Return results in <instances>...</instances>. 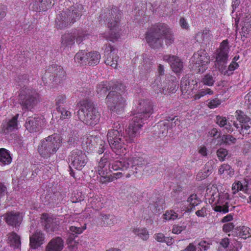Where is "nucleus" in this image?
Masks as SVG:
<instances>
[{
	"label": "nucleus",
	"mask_w": 251,
	"mask_h": 251,
	"mask_svg": "<svg viewBox=\"0 0 251 251\" xmlns=\"http://www.w3.org/2000/svg\"><path fill=\"white\" fill-rule=\"evenodd\" d=\"M197 86L196 80L190 79L186 77L182 78L181 80L180 87L182 93L190 94Z\"/></svg>",
	"instance_id": "393cba45"
},
{
	"label": "nucleus",
	"mask_w": 251,
	"mask_h": 251,
	"mask_svg": "<svg viewBox=\"0 0 251 251\" xmlns=\"http://www.w3.org/2000/svg\"><path fill=\"white\" fill-rule=\"evenodd\" d=\"M90 35L89 34L86 33L85 31L77 32L76 34H75L76 43L79 45L82 41L88 39Z\"/></svg>",
	"instance_id": "c03bdc74"
},
{
	"label": "nucleus",
	"mask_w": 251,
	"mask_h": 251,
	"mask_svg": "<svg viewBox=\"0 0 251 251\" xmlns=\"http://www.w3.org/2000/svg\"><path fill=\"white\" fill-rule=\"evenodd\" d=\"M163 59L170 64L172 70L176 74L180 73L182 70L183 63L178 57L173 55H164Z\"/></svg>",
	"instance_id": "6ab92c4d"
},
{
	"label": "nucleus",
	"mask_w": 251,
	"mask_h": 251,
	"mask_svg": "<svg viewBox=\"0 0 251 251\" xmlns=\"http://www.w3.org/2000/svg\"><path fill=\"white\" fill-rule=\"evenodd\" d=\"M80 104L81 107L77 112L79 119L87 125H96L99 121L100 115L94 103L91 100H84Z\"/></svg>",
	"instance_id": "39448f33"
},
{
	"label": "nucleus",
	"mask_w": 251,
	"mask_h": 251,
	"mask_svg": "<svg viewBox=\"0 0 251 251\" xmlns=\"http://www.w3.org/2000/svg\"><path fill=\"white\" fill-rule=\"evenodd\" d=\"M145 39L152 49L163 47L164 41L167 46L174 43L175 37L172 28L167 24L158 23L153 25L145 34Z\"/></svg>",
	"instance_id": "f257e3e1"
},
{
	"label": "nucleus",
	"mask_w": 251,
	"mask_h": 251,
	"mask_svg": "<svg viewBox=\"0 0 251 251\" xmlns=\"http://www.w3.org/2000/svg\"><path fill=\"white\" fill-rule=\"evenodd\" d=\"M81 5L73 6L62 11L56 17L55 23L58 28L62 29L71 25L78 20L82 14Z\"/></svg>",
	"instance_id": "0eeeda50"
},
{
	"label": "nucleus",
	"mask_w": 251,
	"mask_h": 251,
	"mask_svg": "<svg viewBox=\"0 0 251 251\" xmlns=\"http://www.w3.org/2000/svg\"><path fill=\"white\" fill-rule=\"evenodd\" d=\"M244 192L246 193H250L251 192V179H245L243 181Z\"/></svg>",
	"instance_id": "bf43d9fd"
},
{
	"label": "nucleus",
	"mask_w": 251,
	"mask_h": 251,
	"mask_svg": "<svg viewBox=\"0 0 251 251\" xmlns=\"http://www.w3.org/2000/svg\"><path fill=\"white\" fill-rule=\"evenodd\" d=\"M91 136H84L81 138L82 144L83 146H86L87 147L91 148Z\"/></svg>",
	"instance_id": "338daca9"
},
{
	"label": "nucleus",
	"mask_w": 251,
	"mask_h": 251,
	"mask_svg": "<svg viewBox=\"0 0 251 251\" xmlns=\"http://www.w3.org/2000/svg\"><path fill=\"white\" fill-rule=\"evenodd\" d=\"M19 101L23 110H31L40 101V96L34 89L25 85L19 93Z\"/></svg>",
	"instance_id": "1a4fd4ad"
},
{
	"label": "nucleus",
	"mask_w": 251,
	"mask_h": 251,
	"mask_svg": "<svg viewBox=\"0 0 251 251\" xmlns=\"http://www.w3.org/2000/svg\"><path fill=\"white\" fill-rule=\"evenodd\" d=\"M228 154V151L226 149L220 148L217 151V155L219 159L223 161Z\"/></svg>",
	"instance_id": "5fc2aeb1"
},
{
	"label": "nucleus",
	"mask_w": 251,
	"mask_h": 251,
	"mask_svg": "<svg viewBox=\"0 0 251 251\" xmlns=\"http://www.w3.org/2000/svg\"><path fill=\"white\" fill-rule=\"evenodd\" d=\"M210 58L204 50L195 53L190 60V68L196 73L204 72L208 68Z\"/></svg>",
	"instance_id": "9d476101"
},
{
	"label": "nucleus",
	"mask_w": 251,
	"mask_h": 251,
	"mask_svg": "<svg viewBox=\"0 0 251 251\" xmlns=\"http://www.w3.org/2000/svg\"><path fill=\"white\" fill-rule=\"evenodd\" d=\"M213 209L216 212L226 213L229 211L228 202L227 201H221V198L218 201L217 204L213 207Z\"/></svg>",
	"instance_id": "e433bc0d"
},
{
	"label": "nucleus",
	"mask_w": 251,
	"mask_h": 251,
	"mask_svg": "<svg viewBox=\"0 0 251 251\" xmlns=\"http://www.w3.org/2000/svg\"><path fill=\"white\" fill-rule=\"evenodd\" d=\"M133 117L130 121L128 127L126 130V134L130 137L129 140H133L135 142L141 129L144 121L147 119L142 117V115L133 114Z\"/></svg>",
	"instance_id": "ddd939ff"
},
{
	"label": "nucleus",
	"mask_w": 251,
	"mask_h": 251,
	"mask_svg": "<svg viewBox=\"0 0 251 251\" xmlns=\"http://www.w3.org/2000/svg\"><path fill=\"white\" fill-rule=\"evenodd\" d=\"M229 47L228 40H224L220 44V47L216 50L215 65L220 72H225L228 58Z\"/></svg>",
	"instance_id": "f8f14e48"
},
{
	"label": "nucleus",
	"mask_w": 251,
	"mask_h": 251,
	"mask_svg": "<svg viewBox=\"0 0 251 251\" xmlns=\"http://www.w3.org/2000/svg\"><path fill=\"white\" fill-rule=\"evenodd\" d=\"M153 113V106L149 100H139L136 110L135 114L142 115V117L147 119Z\"/></svg>",
	"instance_id": "2eb2a0df"
},
{
	"label": "nucleus",
	"mask_w": 251,
	"mask_h": 251,
	"mask_svg": "<svg viewBox=\"0 0 251 251\" xmlns=\"http://www.w3.org/2000/svg\"><path fill=\"white\" fill-rule=\"evenodd\" d=\"M186 226L185 225L179 226V225H175L173 226L172 232L174 234H178L182 231L186 229Z\"/></svg>",
	"instance_id": "680f3d73"
},
{
	"label": "nucleus",
	"mask_w": 251,
	"mask_h": 251,
	"mask_svg": "<svg viewBox=\"0 0 251 251\" xmlns=\"http://www.w3.org/2000/svg\"><path fill=\"white\" fill-rule=\"evenodd\" d=\"M56 0H35L33 6L35 10L45 11L51 8L55 3Z\"/></svg>",
	"instance_id": "bb28decb"
},
{
	"label": "nucleus",
	"mask_w": 251,
	"mask_h": 251,
	"mask_svg": "<svg viewBox=\"0 0 251 251\" xmlns=\"http://www.w3.org/2000/svg\"><path fill=\"white\" fill-rule=\"evenodd\" d=\"M65 76V72L63 68L56 64L52 65L50 66L48 71H46L45 75L42 77L43 81L47 80V77L50 78V80L52 79V81H59L60 79Z\"/></svg>",
	"instance_id": "4468645a"
},
{
	"label": "nucleus",
	"mask_w": 251,
	"mask_h": 251,
	"mask_svg": "<svg viewBox=\"0 0 251 251\" xmlns=\"http://www.w3.org/2000/svg\"><path fill=\"white\" fill-rule=\"evenodd\" d=\"M44 239V234L41 231L36 230L30 236V245L32 249H36L43 243Z\"/></svg>",
	"instance_id": "b1692460"
},
{
	"label": "nucleus",
	"mask_w": 251,
	"mask_h": 251,
	"mask_svg": "<svg viewBox=\"0 0 251 251\" xmlns=\"http://www.w3.org/2000/svg\"><path fill=\"white\" fill-rule=\"evenodd\" d=\"M230 168L231 167L229 165L224 164L220 166L219 172L221 174H227Z\"/></svg>",
	"instance_id": "774afa93"
},
{
	"label": "nucleus",
	"mask_w": 251,
	"mask_h": 251,
	"mask_svg": "<svg viewBox=\"0 0 251 251\" xmlns=\"http://www.w3.org/2000/svg\"><path fill=\"white\" fill-rule=\"evenodd\" d=\"M213 165L214 162L212 160L206 163L203 169L198 174L197 176V178L203 179L209 176L213 171Z\"/></svg>",
	"instance_id": "c85d7f7f"
},
{
	"label": "nucleus",
	"mask_w": 251,
	"mask_h": 251,
	"mask_svg": "<svg viewBox=\"0 0 251 251\" xmlns=\"http://www.w3.org/2000/svg\"><path fill=\"white\" fill-rule=\"evenodd\" d=\"M164 219L166 220H174L176 219H180L182 217V214H179L176 212L174 210L167 211L163 214Z\"/></svg>",
	"instance_id": "58836bf2"
},
{
	"label": "nucleus",
	"mask_w": 251,
	"mask_h": 251,
	"mask_svg": "<svg viewBox=\"0 0 251 251\" xmlns=\"http://www.w3.org/2000/svg\"><path fill=\"white\" fill-rule=\"evenodd\" d=\"M250 228L248 227L242 226L239 229L238 235L241 238L245 239L250 236Z\"/></svg>",
	"instance_id": "8fccbe9b"
},
{
	"label": "nucleus",
	"mask_w": 251,
	"mask_h": 251,
	"mask_svg": "<svg viewBox=\"0 0 251 251\" xmlns=\"http://www.w3.org/2000/svg\"><path fill=\"white\" fill-rule=\"evenodd\" d=\"M163 94L164 95L174 93L178 88V83L176 77L170 75L165 76V79H163Z\"/></svg>",
	"instance_id": "f3484780"
},
{
	"label": "nucleus",
	"mask_w": 251,
	"mask_h": 251,
	"mask_svg": "<svg viewBox=\"0 0 251 251\" xmlns=\"http://www.w3.org/2000/svg\"><path fill=\"white\" fill-rule=\"evenodd\" d=\"M107 161L108 158L107 157V155L104 154L103 156L101 158V159L99 163L98 171L100 175H105L103 168L105 166Z\"/></svg>",
	"instance_id": "49530a36"
},
{
	"label": "nucleus",
	"mask_w": 251,
	"mask_h": 251,
	"mask_svg": "<svg viewBox=\"0 0 251 251\" xmlns=\"http://www.w3.org/2000/svg\"><path fill=\"white\" fill-rule=\"evenodd\" d=\"M222 140L227 144H234L236 141L235 138L230 135H224L222 137Z\"/></svg>",
	"instance_id": "e2e57ef3"
},
{
	"label": "nucleus",
	"mask_w": 251,
	"mask_h": 251,
	"mask_svg": "<svg viewBox=\"0 0 251 251\" xmlns=\"http://www.w3.org/2000/svg\"><path fill=\"white\" fill-rule=\"evenodd\" d=\"M88 52L85 50L79 51L75 56V61L80 65H88Z\"/></svg>",
	"instance_id": "c756f323"
},
{
	"label": "nucleus",
	"mask_w": 251,
	"mask_h": 251,
	"mask_svg": "<svg viewBox=\"0 0 251 251\" xmlns=\"http://www.w3.org/2000/svg\"><path fill=\"white\" fill-rule=\"evenodd\" d=\"M144 164V160L140 158H133L128 160L115 161L110 164L109 170L112 171L121 170L122 172L116 173V178H120L122 176L129 177L131 175H134L138 176V173H141Z\"/></svg>",
	"instance_id": "f03ea898"
},
{
	"label": "nucleus",
	"mask_w": 251,
	"mask_h": 251,
	"mask_svg": "<svg viewBox=\"0 0 251 251\" xmlns=\"http://www.w3.org/2000/svg\"><path fill=\"white\" fill-rule=\"evenodd\" d=\"M42 123L43 120L40 117H29L26 120L25 126L29 132H36L41 130Z\"/></svg>",
	"instance_id": "a211bd4d"
},
{
	"label": "nucleus",
	"mask_w": 251,
	"mask_h": 251,
	"mask_svg": "<svg viewBox=\"0 0 251 251\" xmlns=\"http://www.w3.org/2000/svg\"><path fill=\"white\" fill-rule=\"evenodd\" d=\"M132 231L143 241H147L150 237L149 232L146 228H135Z\"/></svg>",
	"instance_id": "f704fd0d"
},
{
	"label": "nucleus",
	"mask_w": 251,
	"mask_h": 251,
	"mask_svg": "<svg viewBox=\"0 0 251 251\" xmlns=\"http://www.w3.org/2000/svg\"><path fill=\"white\" fill-rule=\"evenodd\" d=\"M201 82L204 85L212 86L215 82V77L210 74H206L202 77Z\"/></svg>",
	"instance_id": "ea45409f"
},
{
	"label": "nucleus",
	"mask_w": 251,
	"mask_h": 251,
	"mask_svg": "<svg viewBox=\"0 0 251 251\" xmlns=\"http://www.w3.org/2000/svg\"><path fill=\"white\" fill-rule=\"evenodd\" d=\"M235 116L237 120L239 122V124L234 123L233 125L237 129L239 128V131L240 134L244 135L245 134H249L250 133H246L243 131V126H251L250 122H247L245 120V117H249L247 115H245L244 112L240 110H237L236 112Z\"/></svg>",
	"instance_id": "4be33fe9"
},
{
	"label": "nucleus",
	"mask_w": 251,
	"mask_h": 251,
	"mask_svg": "<svg viewBox=\"0 0 251 251\" xmlns=\"http://www.w3.org/2000/svg\"><path fill=\"white\" fill-rule=\"evenodd\" d=\"M116 174V173H114L113 176H104V175H100L101 177L100 178V181L102 183L111 182L113 180L114 178H115L116 179L117 178L115 177Z\"/></svg>",
	"instance_id": "052dcab7"
},
{
	"label": "nucleus",
	"mask_w": 251,
	"mask_h": 251,
	"mask_svg": "<svg viewBox=\"0 0 251 251\" xmlns=\"http://www.w3.org/2000/svg\"><path fill=\"white\" fill-rule=\"evenodd\" d=\"M200 201H201L195 194L191 195L187 199V202H189L193 207L197 206L200 203Z\"/></svg>",
	"instance_id": "603ef678"
},
{
	"label": "nucleus",
	"mask_w": 251,
	"mask_h": 251,
	"mask_svg": "<svg viewBox=\"0 0 251 251\" xmlns=\"http://www.w3.org/2000/svg\"><path fill=\"white\" fill-rule=\"evenodd\" d=\"M213 94V91L209 88L202 89L198 94L195 95L194 97L195 100H198L206 95H211Z\"/></svg>",
	"instance_id": "a18cd8bd"
},
{
	"label": "nucleus",
	"mask_w": 251,
	"mask_h": 251,
	"mask_svg": "<svg viewBox=\"0 0 251 251\" xmlns=\"http://www.w3.org/2000/svg\"><path fill=\"white\" fill-rule=\"evenodd\" d=\"M169 123L166 121H160L157 124V127L160 128L159 134H161L162 136H166L168 133V127Z\"/></svg>",
	"instance_id": "37998d69"
},
{
	"label": "nucleus",
	"mask_w": 251,
	"mask_h": 251,
	"mask_svg": "<svg viewBox=\"0 0 251 251\" xmlns=\"http://www.w3.org/2000/svg\"><path fill=\"white\" fill-rule=\"evenodd\" d=\"M118 131L119 133H125L123 126L118 122L114 123L112 128L108 130V131Z\"/></svg>",
	"instance_id": "13d9d810"
},
{
	"label": "nucleus",
	"mask_w": 251,
	"mask_h": 251,
	"mask_svg": "<svg viewBox=\"0 0 251 251\" xmlns=\"http://www.w3.org/2000/svg\"><path fill=\"white\" fill-rule=\"evenodd\" d=\"M107 82H101L97 85L96 92L99 97L104 96L109 90Z\"/></svg>",
	"instance_id": "4c0bfd02"
},
{
	"label": "nucleus",
	"mask_w": 251,
	"mask_h": 251,
	"mask_svg": "<svg viewBox=\"0 0 251 251\" xmlns=\"http://www.w3.org/2000/svg\"><path fill=\"white\" fill-rule=\"evenodd\" d=\"M64 247V241L61 237L52 239L47 244L45 251H61Z\"/></svg>",
	"instance_id": "5701e85b"
},
{
	"label": "nucleus",
	"mask_w": 251,
	"mask_h": 251,
	"mask_svg": "<svg viewBox=\"0 0 251 251\" xmlns=\"http://www.w3.org/2000/svg\"><path fill=\"white\" fill-rule=\"evenodd\" d=\"M75 33L64 34L61 38V48L65 50L71 48L75 43Z\"/></svg>",
	"instance_id": "cd10ccee"
},
{
	"label": "nucleus",
	"mask_w": 251,
	"mask_h": 251,
	"mask_svg": "<svg viewBox=\"0 0 251 251\" xmlns=\"http://www.w3.org/2000/svg\"><path fill=\"white\" fill-rule=\"evenodd\" d=\"M162 80H163V78L157 76L151 84L152 88L156 93L163 94L164 85Z\"/></svg>",
	"instance_id": "72a5a7b5"
},
{
	"label": "nucleus",
	"mask_w": 251,
	"mask_h": 251,
	"mask_svg": "<svg viewBox=\"0 0 251 251\" xmlns=\"http://www.w3.org/2000/svg\"><path fill=\"white\" fill-rule=\"evenodd\" d=\"M57 111L60 113V118L62 120L68 119L71 117V113L63 107L56 108Z\"/></svg>",
	"instance_id": "3c124183"
},
{
	"label": "nucleus",
	"mask_w": 251,
	"mask_h": 251,
	"mask_svg": "<svg viewBox=\"0 0 251 251\" xmlns=\"http://www.w3.org/2000/svg\"><path fill=\"white\" fill-rule=\"evenodd\" d=\"M107 137L110 147L117 154H125L126 146L134 142L133 140H129L130 136L126 133H119L115 131H108Z\"/></svg>",
	"instance_id": "6e6552de"
},
{
	"label": "nucleus",
	"mask_w": 251,
	"mask_h": 251,
	"mask_svg": "<svg viewBox=\"0 0 251 251\" xmlns=\"http://www.w3.org/2000/svg\"><path fill=\"white\" fill-rule=\"evenodd\" d=\"M12 161V157L8 150L4 148L0 149V163L1 165L9 164Z\"/></svg>",
	"instance_id": "2f4dec72"
},
{
	"label": "nucleus",
	"mask_w": 251,
	"mask_h": 251,
	"mask_svg": "<svg viewBox=\"0 0 251 251\" xmlns=\"http://www.w3.org/2000/svg\"><path fill=\"white\" fill-rule=\"evenodd\" d=\"M19 116V114H17L11 119L3 121L1 127V132L5 134H8L17 129L18 128V119Z\"/></svg>",
	"instance_id": "aec40b11"
},
{
	"label": "nucleus",
	"mask_w": 251,
	"mask_h": 251,
	"mask_svg": "<svg viewBox=\"0 0 251 251\" xmlns=\"http://www.w3.org/2000/svg\"><path fill=\"white\" fill-rule=\"evenodd\" d=\"M61 137L53 134L42 140L39 144L38 151L40 155L44 158H49L54 154L61 146Z\"/></svg>",
	"instance_id": "423d86ee"
},
{
	"label": "nucleus",
	"mask_w": 251,
	"mask_h": 251,
	"mask_svg": "<svg viewBox=\"0 0 251 251\" xmlns=\"http://www.w3.org/2000/svg\"><path fill=\"white\" fill-rule=\"evenodd\" d=\"M88 65L94 66L98 64L100 59V54L97 51L88 52Z\"/></svg>",
	"instance_id": "473e14b6"
},
{
	"label": "nucleus",
	"mask_w": 251,
	"mask_h": 251,
	"mask_svg": "<svg viewBox=\"0 0 251 251\" xmlns=\"http://www.w3.org/2000/svg\"><path fill=\"white\" fill-rule=\"evenodd\" d=\"M79 139V135L77 131H72L69 135L68 143L69 145H75L77 143Z\"/></svg>",
	"instance_id": "de8ad7c7"
},
{
	"label": "nucleus",
	"mask_w": 251,
	"mask_h": 251,
	"mask_svg": "<svg viewBox=\"0 0 251 251\" xmlns=\"http://www.w3.org/2000/svg\"><path fill=\"white\" fill-rule=\"evenodd\" d=\"M113 90L110 91L105 99V102L108 107L113 112L120 113L124 109L126 99L124 95L125 86L121 83H117L113 86Z\"/></svg>",
	"instance_id": "7ed1b4c3"
},
{
	"label": "nucleus",
	"mask_w": 251,
	"mask_h": 251,
	"mask_svg": "<svg viewBox=\"0 0 251 251\" xmlns=\"http://www.w3.org/2000/svg\"><path fill=\"white\" fill-rule=\"evenodd\" d=\"M221 103V101L217 98L211 100L208 103V106L210 108H215L218 107Z\"/></svg>",
	"instance_id": "69168bd1"
},
{
	"label": "nucleus",
	"mask_w": 251,
	"mask_h": 251,
	"mask_svg": "<svg viewBox=\"0 0 251 251\" xmlns=\"http://www.w3.org/2000/svg\"><path fill=\"white\" fill-rule=\"evenodd\" d=\"M55 100L56 108L63 107L62 106L66 102V97L64 95H59Z\"/></svg>",
	"instance_id": "6e6d98bb"
},
{
	"label": "nucleus",
	"mask_w": 251,
	"mask_h": 251,
	"mask_svg": "<svg viewBox=\"0 0 251 251\" xmlns=\"http://www.w3.org/2000/svg\"><path fill=\"white\" fill-rule=\"evenodd\" d=\"M69 167L71 170L70 175L74 176L73 168L81 170L87 164L88 158L84 152L79 150L72 151L68 157Z\"/></svg>",
	"instance_id": "9b49d317"
},
{
	"label": "nucleus",
	"mask_w": 251,
	"mask_h": 251,
	"mask_svg": "<svg viewBox=\"0 0 251 251\" xmlns=\"http://www.w3.org/2000/svg\"><path fill=\"white\" fill-rule=\"evenodd\" d=\"M15 81L19 86L24 85L25 84L27 83L28 76L26 74L19 75L15 79Z\"/></svg>",
	"instance_id": "09e8293b"
},
{
	"label": "nucleus",
	"mask_w": 251,
	"mask_h": 251,
	"mask_svg": "<svg viewBox=\"0 0 251 251\" xmlns=\"http://www.w3.org/2000/svg\"><path fill=\"white\" fill-rule=\"evenodd\" d=\"M41 223L45 229L48 232H53L58 229L60 222L58 218L49 217L47 214H43L41 217Z\"/></svg>",
	"instance_id": "dca6fc26"
},
{
	"label": "nucleus",
	"mask_w": 251,
	"mask_h": 251,
	"mask_svg": "<svg viewBox=\"0 0 251 251\" xmlns=\"http://www.w3.org/2000/svg\"><path fill=\"white\" fill-rule=\"evenodd\" d=\"M239 67V65L237 63L232 61L231 63L228 67V69L224 70L225 72H220L222 74L225 75L229 76L233 74V71Z\"/></svg>",
	"instance_id": "79ce46f5"
},
{
	"label": "nucleus",
	"mask_w": 251,
	"mask_h": 251,
	"mask_svg": "<svg viewBox=\"0 0 251 251\" xmlns=\"http://www.w3.org/2000/svg\"><path fill=\"white\" fill-rule=\"evenodd\" d=\"M121 12L116 6L108 9L103 14H101L98 18L100 24L107 21V26L109 28V34L111 38L117 39L120 37V21Z\"/></svg>",
	"instance_id": "20e7f679"
},
{
	"label": "nucleus",
	"mask_w": 251,
	"mask_h": 251,
	"mask_svg": "<svg viewBox=\"0 0 251 251\" xmlns=\"http://www.w3.org/2000/svg\"><path fill=\"white\" fill-rule=\"evenodd\" d=\"M164 201L163 200L159 199L156 201L153 204L154 210L156 213L161 212L163 209V204Z\"/></svg>",
	"instance_id": "864d4df0"
},
{
	"label": "nucleus",
	"mask_w": 251,
	"mask_h": 251,
	"mask_svg": "<svg viewBox=\"0 0 251 251\" xmlns=\"http://www.w3.org/2000/svg\"><path fill=\"white\" fill-rule=\"evenodd\" d=\"M22 221V217L19 212H11L6 214L5 221L11 226H18Z\"/></svg>",
	"instance_id": "a878e982"
},
{
	"label": "nucleus",
	"mask_w": 251,
	"mask_h": 251,
	"mask_svg": "<svg viewBox=\"0 0 251 251\" xmlns=\"http://www.w3.org/2000/svg\"><path fill=\"white\" fill-rule=\"evenodd\" d=\"M86 229V224L83 223V227H77L70 226L69 227V233L74 236H77L78 234H80Z\"/></svg>",
	"instance_id": "a19ab883"
},
{
	"label": "nucleus",
	"mask_w": 251,
	"mask_h": 251,
	"mask_svg": "<svg viewBox=\"0 0 251 251\" xmlns=\"http://www.w3.org/2000/svg\"><path fill=\"white\" fill-rule=\"evenodd\" d=\"M7 243L14 248H19L21 246L20 237L16 233L12 232L7 234Z\"/></svg>",
	"instance_id": "7c9ffc66"
},
{
	"label": "nucleus",
	"mask_w": 251,
	"mask_h": 251,
	"mask_svg": "<svg viewBox=\"0 0 251 251\" xmlns=\"http://www.w3.org/2000/svg\"><path fill=\"white\" fill-rule=\"evenodd\" d=\"M216 123L220 126L224 127L225 125L227 123V120L226 117L220 116H217L216 117Z\"/></svg>",
	"instance_id": "0e129e2a"
},
{
	"label": "nucleus",
	"mask_w": 251,
	"mask_h": 251,
	"mask_svg": "<svg viewBox=\"0 0 251 251\" xmlns=\"http://www.w3.org/2000/svg\"><path fill=\"white\" fill-rule=\"evenodd\" d=\"M101 220L102 226H111L114 224L116 218L111 215L101 214Z\"/></svg>",
	"instance_id": "c9c22d12"
},
{
	"label": "nucleus",
	"mask_w": 251,
	"mask_h": 251,
	"mask_svg": "<svg viewBox=\"0 0 251 251\" xmlns=\"http://www.w3.org/2000/svg\"><path fill=\"white\" fill-rule=\"evenodd\" d=\"M232 189L233 190V194H235L236 193L239 191H242L244 192V187L243 185V182L238 181L233 184Z\"/></svg>",
	"instance_id": "4d7b16f0"
},
{
	"label": "nucleus",
	"mask_w": 251,
	"mask_h": 251,
	"mask_svg": "<svg viewBox=\"0 0 251 251\" xmlns=\"http://www.w3.org/2000/svg\"><path fill=\"white\" fill-rule=\"evenodd\" d=\"M114 50V49L112 46L108 47L105 49L104 51V56L105 58L104 62L107 65H109L114 68H116L118 64V57L113 52Z\"/></svg>",
	"instance_id": "412c9836"
}]
</instances>
